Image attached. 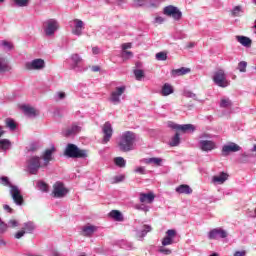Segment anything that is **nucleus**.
Here are the masks:
<instances>
[{
	"label": "nucleus",
	"mask_w": 256,
	"mask_h": 256,
	"mask_svg": "<svg viewBox=\"0 0 256 256\" xmlns=\"http://www.w3.org/2000/svg\"><path fill=\"white\" fill-rule=\"evenodd\" d=\"M23 229L25 233H33L35 231V223L31 221L24 223Z\"/></svg>",
	"instance_id": "473e14b6"
},
{
	"label": "nucleus",
	"mask_w": 256,
	"mask_h": 256,
	"mask_svg": "<svg viewBox=\"0 0 256 256\" xmlns=\"http://www.w3.org/2000/svg\"><path fill=\"white\" fill-rule=\"evenodd\" d=\"M71 23L72 35L81 37L83 35V29H85V23L82 20L74 19Z\"/></svg>",
	"instance_id": "ddd939ff"
},
{
	"label": "nucleus",
	"mask_w": 256,
	"mask_h": 256,
	"mask_svg": "<svg viewBox=\"0 0 256 256\" xmlns=\"http://www.w3.org/2000/svg\"><path fill=\"white\" fill-rule=\"evenodd\" d=\"M158 253H161L162 255H171L173 250L167 248V246L162 245L158 247Z\"/></svg>",
	"instance_id": "a19ab883"
},
{
	"label": "nucleus",
	"mask_w": 256,
	"mask_h": 256,
	"mask_svg": "<svg viewBox=\"0 0 256 256\" xmlns=\"http://www.w3.org/2000/svg\"><path fill=\"white\" fill-rule=\"evenodd\" d=\"M151 231L150 225H144L142 226V229L136 230V238L138 241H143V238L147 236L148 233Z\"/></svg>",
	"instance_id": "4be33fe9"
},
{
	"label": "nucleus",
	"mask_w": 256,
	"mask_h": 256,
	"mask_svg": "<svg viewBox=\"0 0 256 256\" xmlns=\"http://www.w3.org/2000/svg\"><path fill=\"white\" fill-rule=\"evenodd\" d=\"M16 7H27L29 0H12Z\"/></svg>",
	"instance_id": "49530a36"
},
{
	"label": "nucleus",
	"mask_w": 256,
	"mask_h": 256,
	"mask_svg": "<svg viewBox=\"0 0 256 256\" xmlns=\"http://www.w3.org/2000/svg\"><path fill=\"white\" fill-rule=\"evenodd\" d=\"M70 67L73 71H81V63H83V58L79 54H72L69 58Z\"/></svg>",
	"instance_id": "dca6fc26"
},
{
	"label": "nucleus",
	"mask_w": 256,
	"mask_h": 256,
	"mask_svg": "<svg viewBox=\"0 0 256 256\" xmlns=\"http://www.w3.org/2000/svg\"><path fill=\"white\" fill-rule=\"evenodd\" d=\"M236 41H238V43H240V45H243V47H251L252 40L249 37L236 36Z\"/></svg>",
	"instance_id": "c85d7f7f"
},
{
	"label": "nucleus",
	"mask_w": 256,
	"mask_h": 256,
	"mask_svg": "<svg viewBox=\"0 0 256 256\" xmlns=\"http://www.w3.org/2000/svg\"><path fill=\"white\" fill-rule=\"evenodd\" d=\"M229 175L225 172H221L219 175L213 176L212 177V183L214 185H223V183L226 182L228 179Z\"/></svg>",
	"instance_id": "5701e85b"
},
{
	"label": "nucleus",
	"mask_w": 256,
	"mask_h": 256,
	"mask_svg": "<svg viewBox=\"0 0 256 256\" xmlns=\"http://www.w3.org/2000/svg\"><path fill=\"white\" fill-rule=\"evenodd\" d=\"M109 215L114 221H121L123 219V214L118 210H112Z\"/></svg>",
	"instance_id": "72a5a7b5"
},
{
	"label": "nucleus",
	"mask_w": 256,
	"mask_h": 256,
	"mask_svg": "<svg viewBox=\"0 0 256 256\" xmlns=\"http://www.w3.org/2000/svg\"><path fill=\"white\" fill-rule=\"evenodd\" d=\"M22 110L24 111V114L27 115V117H37V115H39V111L29 105L22 106Z\"/></svg>",
	"instance_id": "bb28decb"
},
{
	"label": "nucleus",
	"mask_w": 256,
	"mask_h": 256,
	"mask_svg": "<svg viewBox=\"0 0 256 256\" xmlns=\"http://www.w3.org/2000/svg\"><path fill=\"white\" fill-rule=\"evenodd\" d=\"M122 57H124V59H129V57H133V52L124 50L122 52Z\"/></svg>",
	"instance_id": "4d7b16f0"
},
{
	"label": "nucleus",
	"mask_w": 256,
	"mask_h": 256,
	"mask_svg": "<svg viewBox=\"0 0 256 256\" xmlns=\"http://www.w3.org/2000/svg\"><path fill=\"white\" fill-rule=\"evenodd\" d=\"M0 47H2V49L4 51H11L13 49V43L7 41V40H2L0 42Z\"/></svg>",
	"instance_id": "c9c22d12"
},
{
	"label": "nucleus",
	"mask_w": 256,
	"mask_h": 256,
	"mask_svg": "<svg viewBox=\"0 0 256 256\" xmlns=\"http://www.w3.org/2000/svg\"><path fill=\"white\" fill-rule=\"evenodd\" d=\"M157 61H167V53L165 52H158L156 54Z\"/></svg>",
	"instance_id": "603ef678"
},
{
	"label": "nucleus",
	"mask_w": 256,
	"mask_h": 256,
	"mask_svg": "<svg viewBox=\"0 0 256 256\" xmlns=\"http://www.w3.org/2000/svg\"><path fill=\"white\" fill-rule=\"evenodd\" d=\"M65 92H57L55 95V100L56 101H61L63 99H65Z\"/></svg>",
	"instance_id": "6e6d98bb"
},
{
	"label": "nucleus",
	"mask_w": 256,
	"mask_h": 256,
	"mask_svg": "<svg viewBox=\"0 0 256 256\" xmlns=\"http://www.w3.org/2000/svg\"><path fill=\"white\" fill-rule=\"evenodd\" d=\"M134 173H138L139 175H147V170L144 166H138L134 169Z\"/></svg>",
	"instance_id": "3c124183"
},
{
	"label": "nucleus",
	"mask_w": 256,
	"mask_h": 256,
	"mask_svg": "<svg viewBox=\"0 0 256 256\" xmlns=\"http://www.w3.org/2000/svg\"><path fill=\"white\" fill-rule=\"evenodd\" d=\"M134 209H137V211H144V213H148V211L151 209L147 204L141 203V204H136L134 206Z\"/></svg>",
	"instance_id": "58836bf2"
},
{
	"label": "nucleus",
	"mask_w": 256,
	"mask_h": 256,
	"mask_svg": "<svg viewBox=\"0 0 256 256\" xmlns=\"http://www.w3.org/2000/svg\"><path fill=\"white\" fill-rule=\"evenodd\" d=\"M25 233V230H20L14 235V237L15 239H21V237H24Z\"/></svg>",
	"instance_id": "13d9d810"
},
{
	"label": "nucleus",
	"mask_w": 256,
	"mask_h": 256,
	"mask_svg": "<svg viewBox=\"0 0 256 256\" xmlns=\"http://www.w3.org/2000/svg\"><path fill=\"white\" fill-rule=\"evenodd\" d=\"M122 247H123V249H133V243L123 242Z\"/></svg>",
	"instance_id": "bf43d9fd"
},
{
	"label": "nucleus",
	"mask_w": 256,
	"mask_h": 256,
	"mask_svg": "<svg viewBox=\"0 0 256 256\" xmlns=\"http://www.w3.org/2000/svg\"><path fill=\"white\" fill-rule=\"evenodd\" d=\"M8 229H15V227H19V221L15 220V219H11L8 221V223L6 224Z\"/></svg>",
	"instance_id": "09e8293b"
},
{
	"label": "nucleus",
	"mask_w": 256,
	"mask_h": 256,
	"mask_svg": "<svg viewBox=\"0 0 256 256\" xmlns=\"http://www.w3.org/2000/svg\"><path fill=\"white\" fill-rule=\"evenodd\" d=\"M122 181H125L124 175H117L112 178V183H121Z\"/></svg>",
	"instance_id": "864d4df0"
},
{
	"label": "nucleus",
	"mask_w": 256,
	"mask_h": 256,
	"mask_svg": "<svg viewBox=\"0 0 256 256\" xmlns=\"http://www.w3.org/2000/svg\"><path fill=\"white\" fill-rule=\"evenodd\" d=\"M212 81L217 85V87H221L222 89L231 85V82L227 79V74H225V70L223 69H218L214 72Z\"/></svg>",
	"instance_id": "39448f33"
},
{
	"label": "nucleus",
	"mask_w": 256,
	"mask_h": 256,
	"mask_svg": "<svg viewBox=\"0 0 256 256\" xmlns=\"http://www.w3.org/2000/svg\"><path fill=\"white\" fill-rule=\"evenodd\" d=\"M247 255V252L245 250H242V251H236L234 253V256H245Z\"/></svg>",
	"instance_id": "e2e57ef3"
},
{
	"label": "nucleus",
	"mask_w": 256,
	"mask_h": 256,
	"mask_svg": "<svg viewBox=\"0 0 256 256\" xmlns=\"http://www.w3.org/2000/svg\"><path fill=\"white\" fill-rule=\"evenodd\" d=\"M188 73H191V68L187 67H181L171 71L172 77H182L183 75H188Z\"/></svg>",
	"instance_id": "b1692460"
},
{
	"label": "nucleus",
	"mask_w": 256,
	"mask_h": 256,
	"mask_svg": "<svg viewBox=\"0 0 256 256\" xmlns=\"http://www.w3.org/2000/svg\"><path fill=\"white\" fill-rule=\"evenodd\" d=\"M241 13H243V9L241 8V6H235L232 9V16L233 17H239V15H241Z\"/></svg>",
	"instance_id": "de8ad7c7"
},
{
	"label": "nucleus",
	"mask_w": 256,
	"mask_h": 256,
	"mask_svg": "<svg viewBox=\"0 0 256 256\" xmlns=\"http://www.w3.org/2000/svg\"><path fill=\"white\" fill-rule=\"evenodd\" d=\"M27 169L31 175H37V172L41 167H44L43 164L41 165V157L32 156L30 157L27 162Z\"/></svg>",
	"instance_id": "423d86ee"
},
{
	"label": "nucleus",
	"mask_w": 256,
	"mask_h": 256,
	"mask_svg": "<svg viewBox=\"0 0 256 256\" xmlns=\"http://www.w3.org/2000/svg\"><path fill=\"white\" fill-rule=\"evenodd\" d=\"M140 203H144L145 205H151L155 201V194L150 193H140L139 194Z\"/></svg>",
	"instance_id": "aec40b11"
},
{
	"label": "nucleus",
	"mask_w": 256,
	"mask_h": 256,
	"mask_svg": "<svg viewBox=\"0 0 256 256\" xmlns=\"http://www.w3.org/2000/svg\"><path fill=\"white\" fill-rule=\"evenodd\" d=\"M133 7H143L147 5V0H132Z\"/></svg>",
	"instance_id": "8fccbe9b"
},
{
	"label": "nucleus",
	"mask_w": 256,
	"mask_h": 256,
	"mask_svg": "<svg viewBox=\"0 0 256 256\" xmlns=\"http://www.w3.org/2000/svg\"><path fill=\"white\" fill-rule=\"evenodd\" d=\"M123 51H127V49H131V43L122 44Z\"/></svg>",
	"instance_id": "0e129e2a"
},
{
	"label": "nucleus",
	"mask_w": 256,
	"mask_h": 256,
	"mask_svg": "<svg viewBox=\"0 0 256 256\" xmlns=\"http://www.w3.org/2000/svg\"><path fill=\"white\" fill-rule=\"evenodd\" d=\"M183 96L187 99H194V101H199L200 103L202 102L201 100L197 99V94L193 93L191 90H184Z\"/></svg>",
	"instance_id": "f704fd0d"
},
{
	"label": "nucleus",
	"mask_w": 256,
	"mask_h": 256,
	"mask_svg": "<svg viewBox=\"0 0 256 256\" xmlns=\"http://www.w3.org/2000/svg\"><path fill=\"white\" fill-rule=\"evenodd\" d=\"M237 69L238 71H240V73H247V62L246 61L239 62Z\"/></svg>",
	"instance_id": "a18cd8bd"
},
{
	"label": "nucleus",
	"mask_w": 256,
	"mask_h": 256,
	"mask_svg": "<svg viewBox=\"0 0 256 256\" xmlns=\"http://www.w3.org/2000/svg\"><path fill=\"white\" fill-rule=\"evenodd\" d=\"M227 231L223 228H214L208 232V239L218 241V239H227Z\"/></svg>",
	"instance_id": "f8f14e48"
},
{
	"label": "nucleus",
	"mask_w": 256,
	"mask_h": 256,
	"mask_svg": "<svg viewBox=\"0 0 256 256\" xmlns=\"http://www.w3.org/2000/svg\"><path fill=\"white\" fill-rule=\"evenodd\" d=\"M49 256H63V254H61L59 251L53 249V250L50 251Z\"/></svg>",
	"instance_id": "052dcab7"
},
{
	"label": "nucleus",
	"mask_w": 256,
	"mask_h": 256,
	"mask_svg": "<svg viewBox=\"0 0 256 256\" xmlns=\"http://www.w3.org/2000/svg\"><path fill=\"white\" fill-rule=\"evenodd\" d=\"M114 162H115V165H117V167H121V168L125 167L127 163L123 157H116L114 159Z\"/></svg>",
	"instance_id": "37998d69"
},
{
	"label": "nucleus",
	"mask_w": 256,
	"mask_h": 256,
	"mask_svg": "<svg viewBox=\"0 0 256 256\" xmlns=\"http://www.w3.org/2000/svg\"><path fill=\"white\" fill-rule=\"evenodd\" d=\"M237 151H241V147L234 142H230L222 147L223 157H227L229 153H237Z\"/></svg>",
	"instance_id": "f3484780"
},
{
	"label": "nucleus",
	"mask_w": 256,
	"mask_h": 256,
	"mask_svg": "<svg viewBox=\"0 0 256 256\" xmlns=\"http://www.w3.org/2000/svg\"><path fill=\"white\" fill-rule=\"evenodd\" d=\"M134 75L136 77V81H141V79H143V77H145V71H143L141 69H135Z\"/></svg>",
	"instance_id": "79ce46f5"
},
{
	"label": "nucleus",
	"mask_w": 256,
	"mask_h": 256,
	"mask_svg": "<svg viewBox=\"0 0 256 256\" xmlns=\"http://www.w3.org/2000/svg\"><path fill=\"white\" fill-rule=\"evenodd\" d=\"M168 127H170V129H175L176 131H183L184 133H187V131H191V133H193V131H195V126L192 124L179 125L169 122Z\"/></svg>",
	"instance_id": "a211bd4d"
},
{
	"label": "nucleus",
	"mask_w": 256,
	"mask_h": 256,
	"mask_svg": "<svg viewBox=\"0 0 256 256\" xmlns=\"http://www.w3.org/2000/svg\"><path fill=\"white\" fill-rule=\"evenodd\" d=\"M64 155L70 159H87V150L79 149L75 144H67Z\"/></svg>",
	"instance_id": "20e7f679"
},
{
	"label": "nucleus",
	"mask_w": 256,
	"mask_h": 256,
	"mask_svg": "<svg viewBox=\"0 0 256 256\" xmlns=\"http://www.w3.org/2000/svg\"><path fill=\"white\" fill-rule=\"evenodd\" d=\"M37 189H39V191H42V193H47L49 191V185H47V183H45L44 181H38Z\"/></svg>",
	"instance_id": "e433bc0d"
},
{
	"label": "nucleus",
	"mask_w": 256,
	"mask_h": 256,
	"mask_svg": "<svg viewBox=\"0 0 256 256\" xmlns=\"http://www.w3.org/2000/svg\"><path fill=\"white\" fill-rule=\"evenodd\" d=\"M43 27L45 35H47V37H51L52 35H55L57 29H59V22L55 19H48L44 21Z\"/></svg>",
	"instance_id": "6e6552de"
},
{
	"label": "nucleus",
	"mask_w": 256,
	"mask_h": 256,
	"mask_svg": "<svg viewBox=\"0 0 256 256\" xmlns=\"http://www.w3.org/2000/svg\"><path fill=\"white\" fill-rule=\"evenodd\" d=\"M163 21H165V19L163 17H161V16H157L155 18V23L161 24V23H163Z\"/></svg>",
	"instance_id": "69168bd1"
},
{
	"label": "nucleus",
	"mask_w": 256,
	"mask_h": 256,
	"mask_svg": "<svg viewBox=\"0 0 256 256\" xmlns=\"http://www.w3.org/2000/svg\"><path fill=\"white\" fill-rule=\"evenodd\" d=\"M92 53H93V55H99V53H100L99 47H93L92 48Z\"/></svg>",
	"instance_id": "338daca9"
},
{
	"label": "nucleus",
	"mask_w": 256,
	"mask_h": 256,
	"mask_svg": "<svg viewBox=\"0 0 256 256\" xmlns=\"http://www.w3.org/2000/svg\"><path fill=\"white\" fill-rule=\"evenodd\" d=\"M5 123H6V127H8L10 131H15L17 129V124L15 123V120L11 118H7Z\"/></svg>",
	"instance_id": "4c0bfd02"
},
{
	"label": "nucleus",
	"mask_w": 256,
	"mask_h": 256,
	"mask_svg": "<svg viewBox=\"0 0 256 256\" xmlns=\"http://www.w3.org/2000/svg\"><path fill=\"white\" fill-rule=\"evenodd\" d=\"M141 163H145V165H156V167H161V163H163V159L161 158H144L140 160Z\"/></svg>",
	"instance_id": "a878e982"
},
{
	"label": "nucleus",
	"mask_w": 256,
	"mask_h": 256,
	"mask_svg": "<svg viewBox=\"0 0 256 256\" xmlns=\"http://www.w3.org/2000/svg\"><path fill=\"white\" fill-rule=\"evenodd\" d=\"M9 229V226H7V223H5L1 218H0V235H5L7 233V230Z\"/></svg>",
	"instance_id": "c03bdc74"
},
{
	"label": "nucleus",
	"mask_w": 256,
	"mask_h": 256,
	"mask_svg": "<svg viewBox=\"0 0 256 256\" xmlns=\"http://www.w3.org/2000/svg\"><path fill=\"white\" fill-rule=\"evenodd\" d=\"M233 106V102L231 101V99L224 97L220 100V107L222 109H228V107H232Z\"/></svg>",
	"instance_id": "2f4dec72"
},
{
	"label": "nucleus",
	"mask_w": 256,
	"mask_h": 256,
	"mask_svg": "<svg viewBox=\"0 0 256 256\" xmlns=\"http://www.w3.org/2000/svg\"><path fill=\"white\" fill-rule=\"evenodd\" d=\"M80 132H81L80 126L74 124L64 131V135L65 137H73L74 135H77V133H80Z\"/></svg>",
	"instance_id": "393cba45"
},
{
	"label": "nucleus",
	"mask_w": 256,
	"mask_h": 256,
	"mask_svg": "<svg viewBox=\"0 0 256 256\" xmlns=\"http://www.w3.org/2000/svg\"><path fill=\"white\" fill-rule=\"evenodd\" d=\"M25 69L27 71H41L42 69H45V60L36 58L32 61L26 62Z\"/></svg>",
	"instance_id": "1a4fd4ad"
},
{
	"label": "nucleus",
	"mask_w": 256,
	"mask_h": 256,
	"mask_svg": "<svg viewBox=\"0 0 256 256\" xmlns=\"http://www.w3.org/2000/svg\"><path fill=\"white\" fill-rule=\"evenodd\" d=\"M127 91V86L121 85L116 87L111 93L109 97L110 103H113V105H119L121 103V97H123V94Z\"/></svg>",
	"instance_id": "0eeeda50"
},
{
	"label": "nucleus",
	"mask_w": 256,
	"mask_h": 256,
	"mask_svg": "<svg viewBox=\"0 0 256 256\" xmlns=\"http://www.w3.org/2000/svg\"><path fill=\"white\" fill-rule=\"evenodd\" d=\"M213 136L208 133H202L199 136L198 141V149L203 151L204 153H211V151H215L217 149V143L211 140Z\"/></svg>",
	"instance_id": "7ed1b4c3"
},
{
	"label": "nucleus",
	"mask_w": 256,
	"mask_h": 256,
	"mask_svg": "<svg viewBox=\"0 0 256 256\" xmlns=\"http://www.w3.org/2000/svg\"><path fill=\"white\" fill-rule=\"evenodd\" d=\"M92 71L94 73H97L98 71H101V67H99V66H92Z\"/></svg>",
	"instance_id": "774afa93"
},
{
	"label": "nucleus",
	"mask_w": 256,
	"mask_h": 256,
	"mask_svg": "<svg viewBox=\"0 0 256 256\" xmlns=\"http://www.w3.org/2000/svg\"><path fill=\"white\" fill-rule=\"evenodd\" d=\"M3 209H4V211H7V213H13V209L11 208L10 205L5 204L3 206Z\"/></svg>",
	"instance_id": "680f3d73"
},
{
	"label": "nucleus",
	"mask_w": 256,
	"mask_h": 256,
	"mask_svg": "<svg viewBox=\"0 0 256 256\" xmlns=\"http://www.w3.org/2000/svg\"><path fill=\"white\" fill-rule=\"evenodd\" d=\"M1 185H4V187L10 188V195L13 199V202L15 205H18L19 207L23 205V195L21 194V190L19 189V186L11 184V181H9V178L7 176H2L0 178Z\"/></svg>",
	"instance_id": "f257e3e1"
},
{
	"label": "nucleus",
	"mask_w": 256,
	"mask_h": 256,
	"mask_svg": "<svg viewBox=\"0 0 256 256\" xmlns=\"http://www.w3.org/2000/svg\"><path fill=\"white\" fill-rule=\"evenodd\" d=\"M57 149H55V146H51L50 148L46 149L44 153L42 154V157L40 159H43L44 163L43 166L47 167L49 165L50 161H53V153H55Z\"/></svg>",
	"instance_id": "6ab92c4d"
},
{
	"label": "nucleus",
	"mask_w": 256,
	"mask_h": 256,
	"mask_svg": "<svg viewBox=\"0 0 256 256\" xmlns=\"http://www.w3.org/2000/svg\"><path fill=\"white\" fill-rule=\"evenodd\" d=\"M95 231H97L96 226L86 225V226H83V228H82V235L84 237H91V235H93V233H95Z\"/></svg>",
	"instance_id": "cd10ccee"
},
{
	"label": "nucleus",
	"mask_w": 256,
	"mask_h": 256,
	"mask_svg": "<svg viewBox=\"0 0 256 256\" xmlns=\"http://www.w3.org/2000/svg\"><path fill=\"white\" fill-rule=\"evenodd\" d=\"M136 135L131 131H126L122 133L120 137V141L118 143V147L120 151L127 153L129 151H133V145L135 143Z\"/></svg>",
	"instance_id": "f03ea898"
},
{
	"label": "nucleus",
	"mask_w": 256,
	"mask_h": 256,
	"mask_svg": "<svg viewBox=\"0 0 256 256\" xmlns=\"http://www.w3.org/2000/svg\"><path fill=\"white\" fill-rule=\"evenodd\" d=\"M173 92H174V90H173V86H171V84L165 83V84L162 86L161 95H162L163 97H168V95L173 94Z\"/></svg>",
	"instance_id": "c756f323"
},
{
	"label": "nucleus",
	"mask_w": 256,
	"mask_h": 256,
	"mask_svg": "<svg viewBox=\"0 0 256 256\" xmlns=\"http://www.w3.org/2000/svg\"><path fill=\"white\" fill-rule=\"evenodd\" d=\"M102 133L104 135L102 143L103 145H107V143L111 141V138L113 137V126H111V122H105L102 127Z\"/></svg>",
	"instance_id": "4468645a"
},
{
	"label": "nucleus",
	"mask_w": 256,
	"mask_h": 256,
	"mask_svg": "<svg viewBox=\"0 0 256 256\" xmlns=\"http://www.w3.org/2000/svg\"><path fill=\"white\" fill-rule=\"evenodd\" d=\"M175 237H177V230L175 229L167 230L165 237L161 241L162 245L164 246L173 245V243H175Z\"/></svg>",
	"instance_id": "2eb2a0df"
},
{
	"label": "nucleus",
	"mask_w": 256,
	"mask_h": 256,
	"mask_svg": "<svg viewBox=\"0 0 256 256\" xmlns=\"http://www.w3.org/2000/svg\"><path fill=\"white\" fill-rule=\"evenodd\" d=\"M67 193H69V190L65 188V185H63L62 182H56L53 185L52 195L55 197V199H63Z\"/></svg>",
	"instance_id": "9b49d317"
},
{
	"label": "nucleus",
	"mask_w": 256,
	"mask_h": 256,
	"mask_svg": "<svg viewBox=\"0 0 256 256\" xmlns=\"http://www.w3.org/2000/svg\"><path fill=\"white\" fill-rule=\"evenodd\" d=\"M39 147H40L39 143L33 142L30 144L28 151L35 152V151H37V149H39Z\"/></svg>",
	"instance_id": "5fc2aeb1"
},
{
	"label": "nucleus",
	"mask_w": 256,
	"mask_h": 256,
	"mask_svg": "<svg viewBox=\"0 0 256 256\" xmlns=\"http://www.w3.org/2000/svg\"><path fill=\"white\" fill-rule=\"evenodd\" d=\"M0 149L2 151H9L11 149V141L9 139H0Z\"/></svg>",
	"instance_id": "7c9ffc66"
},
{
	"label": "nucleus",
	"mask_w": 256,
	"mask_h": 256,
	"mask_svg": "<svg viewBox=\"0 0 256 256\" xmlns=\"http://www.w3.org/2000/svg\"><path fill=\"white\" fill-rule=\"evenodd\" d=\"M164 15L172 17L174 21H181V17H183L181 10L173 5H169L164 8Z\"/></svg>",
	"instance_id": "9d476101"
},
{
	"label": "nucleus",
	"mask_w": 256,
	"mask_h": 256,
	"mask_svg": "<svg viewBox=\"0 0 256 256\" xmlns=\"http://www.w3.org/2000/svg\"><path fill=\"white\" fill-rule=\"evenodd\" d=\"M176 193L179 195H191L193 193V189H191L190 185L181 184L175 188Z\"/></svg>",
	"instance_id": "412c9836"
},
{
	"label": "nucleus",
	"mask_w": 256,
	"mask_h": 256,
	"mask_svg": "<svg viewBox=\"0 0 256 256\" xmlns=\"http://www.w3.org/2000/svg\"><path fill=\"white\" fill-rule=\"evenodd\" d=\"M179 143H181V137L179 136V133H176L170 141V146L177 147Z\"/></svg>",
	"instance_id": "ea45409f"
}]
</instances>
